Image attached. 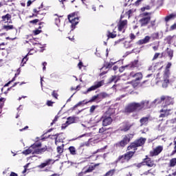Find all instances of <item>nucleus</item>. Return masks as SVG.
Returning <instances> with one entry per match:
<instances>
[{
	"mask_svg": "<svg viewBox=\"0 0 176 176\" xmlns=\"http://www.w3.org/2000/svg\"><path fill=\"white\" fill-rule=\"evenodd\" d=\"M140 104V111L142 109H150V108H153V107H156L157 104H160V99H155L153 102H149V100H142Z\"/></svg>",
	"mask_w": 176,
	"mask_h": 176,
	"instance_id": "1",
	"label": "nucleus"
},
{
	"mask_svg": "<svg viewBox=\"0 0 176 176\" xmlns=\"http://www.w3.org/2000/svg\"><path fill=\"white\" fill-rule=\"evenodd\" d=\"M140 107V102H131L126 107L125 112L126 113H132V112H138V111H141Z\"/></svg>",
	"mask_w": 176,
	"mask_h": 176,
	"instance_id": "2",
	"label": "nucleus"
},
{
	"mask_svg": "<svg viewBox=\"0 0 176 176\" xmlns=\"http://www.w3.org/2000/svg\"><path fill=\"white\" fill-rule=\"evenodd\" d=\"M111 112H113V109H109L106 112V113L104 114L103 116H102L101 120L102 122V126H109V124L112 123V118L111 117V115H109ZM107 115H109V116H107Z\"/></svg>",
	"mask_w": 176,
	"mask_h": 176,
	"instance_id": "3",
	"label": "nucleus"
},
{
	"mask_svg": "<svg viewBox=\"0 0 176 176\" xmlns=\"http://www.w3.org/2000/svg\"><path fill=\"white\" fill-rule=\"evenodd\" d=\"M146 141V138H140L138 140L135 141L133 143L131 144L129 146H128V151L133 149V151H137V148L138 146H142L144 144H145Z\"/></svg>",
	"mask_w": 176,
	"mask_h": 176,
	"instance_id": "4",
	"label": "nucleus"
},
{
	"mask_svg": "<svg viewBox=\"0 0 176 176\" xmlns=\"http://www.w3.org/2000/svg\"><path fill=\"white\" fill-rule=\"evenodd\" d=\"M159 100H160V102H162V101H164L162 107H164L166 109H168L170 105H174V98L162 96Z\"/></svg>",
	"mask_w": 176,
	"mask_h": 176,
	"instance_id": "5",
	"label": "nucleus"
},
{
	"mask_svg": "<svg viewBox=\"0 0 176 176\" xmlns=\"http://www.w3.org/2000/svg\"><path fill=\"white\" fill-rule=\"evenodd\" d=\"M151 13L149 12H143L140 14L142 19H140V23L142 27H145V25H148V23L151 21Z\"/></svg>",
	"mask_w": 176,
	"mask_h": 176,
	"instance_id": "6",
	"label": "nucleus"
},
{
	"mask_svg": "<svg viewBox=\"0 0 176 176\" xmlns=\"http://www.w3.org/2000/svg\"><path fill=\"white\" fill-rule=\"evenodd\" d=\"M104 83L105 82L104 80L95 82L94 85L88 88L87 90L86 91L82 92V94H87L88 93H90V91H94V90H97V89H100V87L104 86Z\"/></svg>",
	"mask_w": 176,
	"mask_h": 176,
	"instance_id": "7",
	"label": "nucleus"
},
{
	"mask_svg": "<svg viewBox=\"0 0 176 176\" xmlns=\"http://www.w3.org/2000/svg\"><path fill=\"white\" fill-rule=\"evenodd\" d=\"M135 153V151H129L124 154V155H121L118 157V162H121V163H124L125 162H129L133 155Z\"/></svg>",
	"mask_w": 176,
	"mask_h": 176,
	"instance_id": "8",
	"label": "nucleus"
},
{
	"mask_svg": "<svg viewBox=\"0 0 176 176\" xmlns=\"http://www.w3.org/2000/svg\"><path fill=\"white\" fill-rule=\"evenodd\" d=\"M68 20L72 24V30H75V26L78 25L79 23V18L75 17V14L68 15Z\"/></svg>",
	"mask_w": 176,
	"mask_h": 176,
	"instance_id": "9",
	"label": "nucleus"
},
{
	"mask_svg": "<svg viewBox=\"0 0 176 176\" xmlns=\"http://www.w3.org/2000/svg\"><path fill=\"white\" fill-rule=\"evenodd\" d=\"M170 112H171L170 109H167L166 107L162 106V109L160 111V115L159 118H167V116L170 115Z\"/></svg>",
	"mask_w": 176,
	"mask_h": 176,
	"instance_id": "10",
	"label": "nucleus"
},
{
	"mask_svg": "<svg viewBox=\"0 0 176 176\" xmlns=\"http://www.w3.org/2000/svg\"><path fill=\"white\" fill-rule=\"evenodd\" d=\"M162 151L163 146H158L155 148H154L153 151H150V156H157L158 155H160V153H162Z\"/></svg>",
	"mask_w": 176,
	"mask_h": 176,
	"instance_id": "11",
	"label": "nucleus"
},
{
	"mask_svg": "<svg viewBox=\"0 0 176 176\" xmlns=\"http://www.w3.org/2000/svg\"><path fill=\"white\" fill-rule=\"evenodd\" d=\"M130 77L133 78L135 82H138V80H141V79H142V73L141 72L135 73L134 72H132L130 73Z\"/></svg>",
	"mask_w": 176,
	"mask_h": 176,
	"instance_id": "12",
	"label": "nucleus"
},
{
	"mask_svg": "<svg viewBox=\"0 0 176 176\" xmlns=\"http://www.w3.org/2000/svg\"><path fill=\"white\" fill-rule=\"evenodd\" d=\"M118 31L124 32V28L127 27V20L120 21L118 25Z\"/></svg>",
	"mask_w": 176,
	"mask_h": 176,
	"instance_id": "13",
	"label": "nucleus"
},
{
	"mask_svg": "<svg viewBox=\"0 0 176 176\" xmlns=\"http://www.w3.org/2000/svg\"><path fill=\"white\" fill-rule=\"evenodd\" d=\"M162 82V87H167L168 86L169 80H168V73L165 72L164 74L163 80H160Z\"/></svg>",
	"mask_w": 176,
	"mask_h": 176,
	"instance_id": "14",
	"label": "nucleus"
},
{
	"mask_svg": "<svg viewBox=\"0 0 176 176\" xmlns=\"http://www.w3.org/2000/svg\"><path fill=\"white\" fill-rule=\"evenodd\" d=\"M46 151H47V146H46L41 148H35L34 149L33 155H42Z\"/></svg>",
	"mask_w": 176,
	"mask_h": 176,
	"instance_id": "15",
	"label": "nucleus"
},
{
	"mask_svg": "<svg viewBox=\"0 0 176 176\" xmlns=\"http://www.w3.org/2000/svg\"><path fill=\"white\" fill-rule=\"evenodd\" d=\"M151 41V36H146L143 39L139 40L138 41V45H145V43H148Z\"/></svg>",
	"mask_w": 176,
	"mask_h": 176,
	"instance_id": "16",
	"label": "nucleus"
},
{
	"mask_svg": "<svg viewBox=\"0 0 176 176\" xmlns=\"http://www.w3.org/2000/svg\"><path fill=\"white\" fill-rule=\"evenodd\" d=\"M162 67L163 66H160V63H156L155 65H151L148 68V71H152V72H153V71H156V69H162Z\"/></svg>",
	"mask_w": 176,
	"mask_h": 176,
	"instance_id": "17",
	"label": "nucleus"
},
{
	"mask_svg": "<svg viewBox=\"0 0 176 176\" xmlns=\"http://www.w3.org/2000/svg\"><path fill=\"white\" fill-rule=\"evenodd\" d=\"M129 142H130V138L125 136L123 140L120 142L119 144L120 146H126Z\"/></svg>",
	"mask_w": 176,
	"mask_h": 176,
	"instance_id": "18",
	"label": "nucleus"
},
{
	"mask_svg": "<svg viewBox=\"0 0 176 176\" xmlns=\"http://www.w3.org/2000/svg\"><path fill=\"white\" fill-rule=\"evenodd\" d=\"M97 95L99 101H101V100H104V98H108V97H109V94H107V92H101Z\"/></svg>",
	"mask_w": 176,
	"mask_h": 176,
	"instance_id": "19",
	"label": "nucleus"
},
{
	"mask_svg": "<svg viewBox=\"0 0 176 176\" xmlns=\"http://www.w3.org/2000/svg\"><path fill=\"white\" fill-rule=\"evenodd\" d=\"M97 95L99 101H101V100H104V98H108V97H109V94H107V92H101Z\"/></svg>",
	"mask_w": 176,
	"mask_h": 176,
	"instance_id": "20",
	"label": "nucleus"
},
{
	"mask_svg": "<svg viewBox=\"0 0 176 176\" xmlns=\"http://www.w3.org/2000/svg\"><path fill=\"white\" fill-rule=\"evenodd\" d=\"M22 153L25 155H30L31 153L34 155V148L32 147V146H30L28 149L23 151Z\"/></svg>",
	"mask_w": 176,
	"mask_h": 176,
	"instance_id": "21",
	"label": "nucleus"
},
{
	"mask_svg": "<svg viewBox=\"0 0 176 176\" xmlns=\"http://www.w3.org/2000/svg\"><path fill=\"white\" fill-rule=\"evenodd\" d=\"M148 120H149V118L143 117L140 120V122L141 123L140 126H146V124H148Z\"/></svg>",
	"mask_w": 176,
	"mask_h": 176,
	"instance_id": "22",
	"label": "nucleus"
},
{
	"mask_svg": "<svg viewBox=\"0 0 176 176\" xmlns=\"http://www.w3.org/2000/svg\"><path fill=\"white\" fill-rule=\"evenodd\" d=\"M50 162H52V160L49 159L46 160L44 163H42L41 164L38 165L37 167L38 168H45L46 166H49V164H50Z\"/></svg>",
	"mask_w": 176,
	"mask_h": 176,
	"instance_id": "23",
	"label": "nucleus"
},
{
	"mask_svg": "<svg viewBox=\"0 0 176 176\" xmlns=\"http://www.w3.org/2000/svg\"><path fill=\"white\" fill-rule=\"evenodd\" d=\"M1 19H2L3 21H6V23L8 21H9V20H10V19H12V15H10V14H7L4 16H2Z\"/></svg>",
	"mask_w": 176,
	"mask_h": 176,
	"instance_id": "24",
	"label": "nucleus"
},
{
	"mask_svg": "<svg viewBox=\"0 0 176 176\" xmlns=\"http://www.w3.org/2000/svg\"><path fill=\"white\" fill-rule=\"evenodd\" d=\"M95 101H99L98 95L92 96L91 99L88 102H86L85 104H89V102H94Z\"/></svg>",
	"mask_w": 176,
	"mask_h": 176,
	"instance_id": "25",
	"label": "nucleus"
},
{
	"mask_svg": "<svg viewBox=\"0 0 176 176\" xmlns=\"http://www.w3.org/2000/svg\"><path fill=\"white\" fill-rule=\"evenodd\" d=\"M146 164L148 166V167H153L155 166L153 161L151 160L149 158H148L146 161Z\"/></svg>",
	"mask_w": 176,
	"mask_h": 176,
	"instance_id": "26",
	"label": "nucleus"
},
{
	"mask_svg": "<svg viewBox=\"0 0 176 176\" xmlns=\"http://www.w3.org/2000/svg\"><path fill=\"white\" fill-rule=\"evenodd\" d=\"M66 122L69 125L75 123V117H68Z\"/></svg>",
	"mask_w": 176,
	"mask_h": 176,
	"instance_id": "27",
	"label": "nucleus"
},
{
	"mask_svg": "<svg viewBox=\"0 0 176 176\" xmlns=\"http://www.w3.org/2000/svg\"><path fill=\"white\" fill-rule=\"evenodd\" d=\"M128 67L129 68H135L138 67V60H135L132 62L131 65H128Z\"/></svg>",
	"mask_w": 176,
	"mask_h": 176,
	"instance_id": "28",
	"label": "nucleus"
},
{
	"mask_svg": "<svg viewBox=\"0 0 176 176\" xmlns=\"http://www.w3.org/2000/svg\"><path fill=\"white\" fill-rule=\"evenodd\" d=\"M69 151L71 153V155H76V148H75L74 146H69Z\"/></svg>",
	"mask_w": 176,
	"mask_h": 176,
	"instance_id": "29",
	"label": "nucleus"
},
{
	"mask_svg": "<svg viewBox=\"0 0 176 176\" xmlns=\"http://www.w3.org/2000/svg\"><path fill=\"white\" fill-rule=\"evenodd\" d=\"M121 131H129L130 130V126H129L127 124H124V127H120Z\"/></svg>",
	"mask_w": 176,
	"mask_h": 176,
	"instance_id": "30",
	"label": "nucleus"
},
{
	"mask_svg": "<svg viewBox=\"0 0 176 176\" xmlns=\"http://www.w3.org/2000/svg\"><path fill=\"white\" fill-rule=\"evenodd\" d=\"M41 146H42V143L41 142L32 144V147L33 148V149H38L41 148Z\"/></svg>",
	"mask_w": 176,
	"mask_h": 176,
	"instance_id": "31",
	"label": "nucleus"
},
{
	"mask_svg": "<svg viewBox=\"0 0 176 176\" xmlns=\"http://www.w3.org/2000/svg\"><path fill=\"white\" fill-rule=\"evenodd\" d=\"M114 64H116V62H109V63H106L104 64V67L105 68H112V66L114 65Z\"/></svg>",
	"mask_w": 176,
	"mask_h": 176,
	"instance_id": "32",
	"label": "nucleus"
},
{
	"mask_svg": "<svg viewBox=\"0 0 176 176\" xmlns=\"http://www.w3.org/2000/svg\"><path fill=\"white\" fill-rule=\"evenodd\" d=\"M3 28L6 30V31H9L10 30H13L14 27H13V25H5L3 26Z\"/></svg>",
	"mask_w": 176,
	"mask_h": 176,
	"instance_id": "33",
	"label": "nucleus"
},
{
	"mask_svg": "<svg viewBox=\"0 0 176 176\" xmlns=\"http://www.w3.org/2000/svg\"><path fill=\"white\" fill-rule=\"evenodd\" d=\"M176 166V158H173L170 161V166L174 167Z\"/></svg>",
	"mask_w": 176,
	"mask_h": 176,
	"instance_id": "34",
	"label": "nucleus"
},
{
	"mask_svg": "<svg viewBox=\"0 0 176 176\" xmlns=\"http://www.w3.org/2000/svg\"><path fill=\"white\" fill-rule=\"evenodd\" d=\"M107 36L111 38H116V34L108 31Z\"/></svg>",
	"mask_w": 176,
	"mask_h": 176,
	"instance_id": "35",
	"label": "nucleus"
},
{
	"mask_svg": "<svg viewBox=\"0 0 176 176\" xmlns=\"http://www.w3.org/2000/svg\"><path fill=\"white\" fill-rule=\"evenodd\" d=\"M113 174H115V169H112L109 170L105 175L104 176H112Z\"/></svg>",
	"mask_w": 176,
	"mask_h": 176,
	"instance_id": "36",
	"label": "nucleus"
},
{
	"mask_svg": "<svg viewBox=\"0 0 176 176\" xmlns=\"http://www.w3.org/2000/svg\"><path fill=\"white\" fill-rule=\"evenodd\" d=\"M97 108H98V105H92L89 110L90 113H93V112H94Z\"/></svg>",
	"mask_w": 176,
	"mask_h": 176,
	"instance_id": "37",
	"label": "nucleus"
},
{
	"mask_svg": "<svg viewBox=\"0 0 176 176\" xmlns=\"http://www.w3.org/2000/svg\"><path fill=\"white\" fill-rule=\"evenodd\" d=\"M116 78H118L116 76H113L111 78H109V83H112V82H118V80H116Z\"/></svg>",
	"mask_w": 176,
	"mask_h": 176,
	"instance_id": "38",
	"label": "nucleus"
},
{
	"mask_svg": "<svg viewBox=\"0 0 176 176\" xmlns=\"http://www.w3.org/2000/svg\"><path fill=\"white\" fill-rule=\"evenodd\" d=\"M56 151H57L58 153L60 154V153H63V152H64V148H63V146H59L57 147Z\"/></svg>",
	"mask_w": 176,
	"mask_h": 176,
	"instance_id": "39",
	"label": "nucleus"
},
{
	"mask_svg": "<svg viewBox=\"0 0 176 176\" xmlns=\"http://www.w3.org/2000/svg\"><path fill=\"white\" fill-rule=\"evenodd\" d=\"M151 36L153 39H159V32L153 33Z\"/></svg>",
	"mask_w": 176,
	"mask_h": 176,
	"instance_id": "40",
	"label": "nucleus"
},
{
	"mask_svg": "<svg viewBox=\"0 0 176 176\" xmlns=\"http://www.w3.org/2000/svg\"><path fill=\"white\" fill-rule=\"evenodd\" d=\"M151 10V6H146L142 7V8H141V10H142V12H145L146 10Z\"/></svg>",
	"mask_w": 176,
	"mask_h": 176,
	"instance_id": "41",
	"label": "nucleus"
},
{
	"mask_svg": "<svg viewBox=\"0 0 176 176\" xmlns=\"http://www.w3.org/2000/svg\"><path fill=\"white\" fill-rule=\"evenodd\" d=\"M68 126H69V124L66 121V122L65 124H62L61 129L63 130H64V129H67V127H68Z\"/></svg>",
	"mask_w": 176,
	"mask_h": 176,
	"instance_id": "42",
	"label": "nucleus"
},
{
	"mask_svg": "<svg viewBox=\"0 0 176 176\" xmlns=\"http://www.w3.org/2000/svg\"><path fill=\"white\" fill-rule=\"evenodd\" d=\"M159 56H160V53H155L153 58V61H155V60L157 59Z\"/></svg>",
	"mask_w": 176,
	"mask_h": 176,
	"instance_id": "43",
	"label": "nucleus"
},
{
	"mask_svg": "<svg viewBox=\"0 0 176 176\" xmlns=\"http://www.w3.org/2000/svg\"><path fill=\"white\" fill-rule=\"evenodd\" d=\"M28 55H26L23 59H22V63L23 64H25L27 63V61H28Z\"/></svg>",
	"mask_w": 176,
	"mask_h": 176,
	"instance_id": "44",
	"label": "nucleus"
},
{
	"mask_svg": "<svg viewBox=\"0 0 176 176\" xmlns=\"http://www.w3.org/2000/svg\"><path fill=\"white\" fill-rule=\"evenodd\" d=\"M57 120H58V116H56L54 119L53 120L52 122L51 123V126H53V124H54V123H56V122H57Z\"/></svg>",
	"mask_w": 176,
	"mask_h": 176,
	"instance_id": "45",
	"label": "nucleus"
},
{
	"mask_svg": "<svg viewBox=\"0 0 176 176\" xmlns=\"http://www.w3.org/2000/svg\"><path fill=\"white\" fill-rule=\"evenodd\" d=\"M127 67H129V65L122 66L121 67L119 68V72H123V71H124V68H127Z\"/></svg>",
	"mask_w": 176,
	"mask_h": 176,
	"instance_id": "46",
	"label": "nucleus"
},
{
	"mask_svg": "<svg viewBox=\"0 0 176 176\" xmlns=\"http://www.w3.org/2000/svg\"><path fill=\"white\" fill-rule=\"evenodd\" d=\"M172 17H173L172 14L167 16L166 17H165V21H166V22L170 21V20H171Z\"/></svg>",
	"mask_w": 176,
	"mask_h": 176,
	"instance_id": "47",
	"label": "nucleus"
},
{
	"mask_svg": "<svg viewBox=\"0 0 176 176\" xmlns=\"http://www.w3.org/2000/svg\"><path fill=\"white\" fill-rule=\"evenodd\" d=\"M52 97H54V98H56L58 97V94L56 93V91H54L52 94Z\"/></svg>",
	"mask_w": 176,
	"mask_h": 176,
	"instance_id": "48",
	"label": "nucleus"
},
{
	"mask_svg": "<svg viewBox=\"0 0 176 176\" xmlns=\"http://www.w3.org/2000/svg\"><path fill=\"white\" fill-rule=\"evenodd\" d=\"M38 22H39V19H34L30 21V24H36V23H38Z\"/></svg>",
	"mask_w": 176,
	"mask_h": 176,
	"instance_id": "49",
	"label": "nucleus"
},
{
	"mask_svg": "<svg viewBox=\"0 0 176 176\" xmlns=\"http://www.w3.org/2000/svg\"><path fill=\"white\" fill-rule=\"evenodd\" d=\"M160 75H162V74H160V72H158V73L157 74L156 77H155V79H156V80H157L156 83H157V82H159V80H157V79H160Z\"/></svg>",
	"mask_w": 176,
	"mask_h": 176,
	"instance_id": "50",
	"label": "nucleus"
},
{
	"mask_svg": "<svg viewBox=\"0 0 176 176\" xmlns=\"http://www.w3.org/2000/svg\"><path fill=\"white\" fill-rule=\"evenodd\" d=\"M93 170H94V167L91 166L88 168V169L87 170H85V173H91V171H93Z\"/></svg>",
	"mask_w": 176,
	"mask_h": 176,
	"instance_id": "51",
	"label": "nucleus"
},
{
	"mask_svg": "<svg viewBox=\"0 0 176 176\" xmlns=\"http://www.w3.org/2000/svg\"><path fill=\"white\" fill-rule=\"evenodd\" d=\"M53 104H54V102H53L52 100H48V101L47 102V105L48 107H52V106H53Z\"/></svg>",
	"mask_w": 176,
	"mask_h": 176,
	"instance_id": "52",
	"label": "nucleus"
},
{
	"mask_svg": "<svg viewBox=\"0 0 176 176\" xmlns=\"http://www.w3.org/2000/svg\"><path fill=\"white\" fill-rule=\"evenodd\" d=\"M168 56H169V57L170 58V60H171V58H173V51H171V50L168 51Z\"/></svg>",
	"mask_w": 176,
	"mask_h": 176,
	"instance_id": "53",
	"label": "nucleus"
},
{
	"mask_svg": "<svg viewBox=\"0 0 176 176\" xmlns=\"http://www.w3.org/2000/svg\"><path fill=\"white\" fill-rule=\"evenodd\" d=\"M46 65H47V63L43 62V71H46Z\"/></svg>",
	"mask_w": 176,
	"mask_h": 176,
	"instance_id": "54",
	"label": "nucleus"
},
{
	"mask_svg": "<svg viewBox=\"0 0 176 176\" xmlns=\"http://www.w3.org/2000/svg\"><path fill=\"white\" fill-rule=\"evenodd\" d=\"M58 135H60V134H58V133H56L53 135V137H55V144H57V138H58Z\"/></svg>",
	"mask_w": 176,
	"mask_h": 176,
	"instance_id": "55",
	"label": "nucleus"
},
{
	"mask_svg": "<svg viewBox=\"0 0 176 176\" xmlns=\"http://www.w3.org/2000/svg\"><path fill=\"white\" fill-rule=\"evenodd\" d=\"M146 78H151V79L155 78V75H153V74H148Z\"/></svg>",
	"mask_w": 176,
	"mask_h": 176,
	"instance_id": "56",
	"label": "nucleus"
},
{
	"mask_svg": "<svg viewBox=\"0 0 176 176\" xmlns=\"http://www.w3.org/2000/svg\"><path fill=\"white\" fill-rule=\"evenodd\" d=\"M82 104H85V100L79 102L78 104H76V107H80Z\"/></svg>",
	"mask_w": 176,
	"mask_h": 176,
	"instance_id": "57",
	"label": "nucleus"
},
{
	"mask_svg": "<svg viewBox=\"0 0 176 176\" xmlns=\"http://www.w3.org/2000/svg\"><path fill=\"white\" fill-rule=\"evenodd\" d=\"M176 30V23H174L173 25L170 26V31Z\"/></svg>",
	"mask_w": 176,
	"mask_h": 176,
	"instance_id": "58",
	"label": "nucleus"
},
{
	"mask_svg": "<svg viewBox=\"0 0 176 176\" xmlns=\"http://www.w3.org/2000/svg\"><path fill=\"white\" fill-rule=\"evenodd\" d=\"M40 32H41V31L39 30H34V35H39V33H40Z\"/></svg>",
	"mask_w": 176,
	"mask_h": 176,
	"instance_id": "59",
	"label": "nucleus"
},
{
	"mask_svg": "<svg viewBox=\"0 0 176 176\" xmlns=\"http://www.w3.org/2000/svg\"><path fill=\"white\" fill-rule=\"evenodd\" d=\"M122 41H124V38H121L115 41V45H118V43H120V42H122Z\"/></svg>",
	"mask_w": 176,
	"mask_h": 176,
	"instance_id": "60",
	"label": "nucleus"
},
{
	"mask_svg": "<svg viewBox=\"0 0 176 176\" xmlns=\"http://www.w3.org/2000/svg\"><path fill=\"white\" fill-rule=\"evenodd\" d=\"M153 50H154V52H156L159 50V45H155L153 47Z\"/></svg>",
	"mask_w": 176,
	"mask_h": 176,
	"instance_id": "61",
	"label": "nucleus"
},
{
	"mask_svg": "<svg viewBox=\"0 0 176 176\" xmlns=\"http://www.w3.org/2000/svg\"><path fill=\"white\" fill-rule=\"evenodd\" d=\"M83 66V63L80 62L78 64V67H79V69H82V67Z\"/></svg>",
	"mask_w": 176,
	"mask_h": 176,
	"instance_id": "62",
	"label": "nucleus"
},
{
	"mask_svg": "<svg viewBox=\"0 0 176 176\" xmlns=\"http://www.w3.org/2000/svg\"><path fill=\"white\" fill-rule=\"evenodd\" d=\"M105 131V128L102 127L99 129V133H104Z\"/></svg>",
	"mask_w": 176,
	"mask_h": 176,
	"instance_id": "63",
	"label": "nucleus"
},
{
	"mask_svg": "<svg viewBox=\"0 0 176 176\" xmlns=\"http://www.w3.org/2000/svg\"><path fill=\"white\" fill-rule=\"evenodd\" d=\"M10 176H19V175H17V173L14 172H11Z\"/></svg>",
	"mask_w": 176,
	"mask_h": 176,
	"instance_id": "64",
	"label": "nucleus"
}]
</instances>
